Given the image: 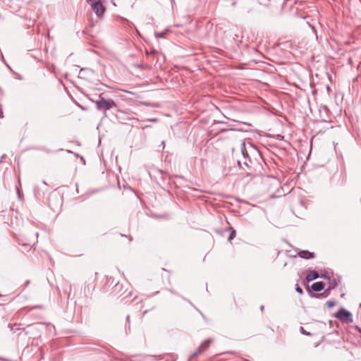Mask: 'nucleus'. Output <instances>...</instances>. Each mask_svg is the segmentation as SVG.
<instances>
[{"label":"nucleus","instance_id":"nucleus-15","mask_svg":"<svg viewBox=\"0 0 361 361\" xmlns=\"http://www.w3.org/2000/svg\"><path fill=\"white\" fill-rule=\"evenodd\" d=\"M336 285H337V283H336V280H335V279H334V280L331 282V285H330L329 288H335V287L336 286Z\"/></svg>","mask_w":361,"mask_h":361},{"label":"nucleus","instance_id":"nucleus-25","mask_svg":"<svg viewBox=\"0 0 361 361\" xmlns=\"http://www.w3.org/2000/svg\"><path fill=\"white\" fill-rule=\"evenodd\" d=\"M264 308V306H261L260 310H262Z\"/></svg>","mask_w":361,"mask_h":361},{"label":"nucleus","instance_id":"nucleus-17","mask_svg":"<svg viewBox=\"0 0 361 361\" xmlns=\"http://www.w3.org/2000/svg\"><path fill=\"white\" fill-rule=\"evenodd\" d=\"M221 132H225V133H228V135H231L229 133L233 132V130H232V129H228V130H222Z\"/></svg>","mask_w":361,"mask_h":361},{"label":"nucleus","instance_id":"nucleus-6","mask_svg":"<svg viewBox=\"0 0 361 361\" xmlns=\"http://www.w3.org/2000/svg\"><path fill=\"white\" fill-rule=\"evenodd\" d=\"M319 278V274L317 271H310L306 276V280L307 281H313L316 279H318Z\"/></svg>","mask_w":361,"mask_h":361},{"label":"nucleus","instance_id":"nucleus-13","mask_svg":"<svg viewBox=\"0 0 361 361\" xmlns=\"http://www.w3.org/2000/svg\"><path fill=\"white\" fill-rule=\"evenodd\" d=\"M326 305L328 307L331 308L335 305V302L333 301H327Z\"/></svg>","mask_w":361,"mask_h":361},{"label":"nucleus","instance_id":"nucleus-18","mask_svg":"<svg viewBox=\"0 0 361 361\" xmlns=\"http://www.w3.org/2000/svg\"><path fill=\"white\" fill-rule=\"evenodd\" d=\"M30 283V280H27V281L25 282V284H24L25 288V287H27V286H29Z\"/></svg>","mask_w":361,"mask_h":361},{"label":"nucleus","instance_id":"nucleus-16","mask_svg":"<svg viewBox=\"0 0 361 361\" xmlns=\"http://www.w3.org/2000/svg\"><path fill=\"white\" fill-rule=\"evenodd\" d=\"M104 0H87V1L91 5L92 3L103 1Z\"/></svg>","mask_w":361,"mask_h":361},{"label":"nucleus","instance_id":"nucleus-14","mask_svg":"<svg viewBox=\"0 0 361 361\" xmlns=\"http://www.w3.org/2000/svg\"><path fill=\"white\" fill-rule=\"evenodd\" d=\"M295 290L300 294H302L303 293L302 288L298 285L296 286Z\"/></svg>","mask_w":361,"mask_h":361},{"label":"nucleus","instance_id":"nucleus-23","mask_svg":"<svg viewBox=\"0 0 361 361\" xmlns=\"http://www.w3.org/2000/svg\"><path fill=\"white\" fill-rule=\"evenodd\" d=\"M242 153H243V156L245 157V152H244L243 149H242Z\"/></svg>","mask_w":361,"mask_h":361},{"label":"nucleus","instance_id":"nucleus-11","mask_svg":"<svg viewBox=\"0 0 361 361\" xmlns=\"http://www.w3.org/2000/svg\"><path fill=\"white\" fill-rule=\"evenodd\" d=\"M202 353V351L201 350V349L200 348H197L195 350V351L191 355V358L192 357H195L196 356H198L199 355H200L201 353Z\"/></svg>","mask_w":361,"mask_h":361},{"label":"nucleus","instance_id":"nucleus-8","mask_svg":"<svg viewBox=\"0 0 361 361\" xmlns=\"http://www.w3.org/2000/svg\"><path fill=\"white\" fill-rule=\"evenodd\" d=\"M334 127L333 126H330V127H326L324 130H319L317 133H327V134H333V133H335L336 132H334V131H331L334 130Z\"/></svg>","mask_w":361,"mask_h":361},{"label":"nucleus","instance_id":"nucleus-9","mask_svg":"<svg viewBox=\"0 0 361 361\" xmlns=\"http://www.w3.org/2000/svg\"><path fill=\"white\" fill-rule=\"evenodd\" d=\"M37 326L39 329H42L46 327L49 331H51L53 329H54V326L51 324H37Z\"/></svg>","mask_w":361,"mask_h":361},{"label":"nucleus","instance_id":"nucleus-10","mask_svg":"<svg viewBox=\"0 0 361 361\" xmlns=\"http://www.w3.org/2000/svg\"><path fill=\"white\" fill-rule=\"evenodd\" d=\"M229 230L231 231V234L228 240L230 242L235 237V231L232 227H230Z\"/></svg>","mask_w":361,"mask_h":361},{"label":"nucleus","instance_id":"nucleus-2","mask_svg":"<svg viewBox=\"0 0 361 361\" xmlns=\"http://www.w3.org/2000/svg\"><path fill=\"white\" fill-rule=\"evenodd\" d=\"M334 317L343 322L352 323L353 322L351 312L343 307L341 308L338 312H336L334 314Z\"/></svg>","mask_w":361,"mask_h":361},{"label":"nucleus","instance_id":"nucleus-3","mask_svg":"<svg viewBox=\"0 0 361 361\" xmlns=\"http://www.w3.org/2000/svg\"><path fill=\"white\" fill-rule=\"evenodd\" d=\"M91 8L98 17H102L105 11L102 1L92 3Z\"/></svg>","mask_w":361,"mask_h":361},{"label":"nucleus","instance_id":"nucleus-22","mask_svg":"<svg viewBox=\"0 0 361 361\" xmlns=\"http://www.w3.org/2000/svg\"><path fill=\"white\" fill-rule=\"evenodd\" d=\"M161 145H162V147L164 148V141L161 142Z\"/></svg>","mask_w":361,"mask_h":361},{"label":"nucleus","instance_id":"nucleus-4","mask_svg":"<svg viewBox=\"0 0 361 361\" xmlns=\"http://www.w3.org/2000/svg\"><path fill=\"white\" fill-rule=\"evenodd\" d=\"M298 255L300 257L306 259H312V258L314 257V253L310 252L307 250H302V251L299 252Z\"/></svg>","mask_w":361,"mask_h":361},{"label":"nucleus","instance_id":"nucleus-12","mask_svg":"<svg viewBox=\"0 0 361 361\" xmlns=\"http://www.w3.org/2000/svg\"><path fill=\"white\" fill-rule=\"evenodd\" d=\"M164 35H165V32H156L155 33V37H157V38H161V37H164Z\"/></svg>","mask_w":361,"mask_h":361},{"label":"nucleus","instance_id":"nucleus-19","mask_svg":"<svg viewBox=\"0 0 361 361\" xmlns=\"http://www.w3.org/2000/svg\"><path fill=\"white\" fill-rule=\"evenodd\" d=\"M80 158L81 161H82L83 163L85 164V159H84L83 157L81 156V157H80Z\"/></svg>","mask_w":361,"mask_h":361},{"label":"nucleus","instance_id":"nucleus-26","mask_svg":"<svg viewBox=\"0 0 361 361\" xmlns=\"http://www.w3.org/2000/svg\"><path fill=\"white\" fill-rule=\"evenodd\" d=\"M360 307H361V303L360 304Z\"/></svg>","mask_w":361,"mask_h":361},{"label":"nucleus","instance_id":"nucleus-1","mask_svg":"<svg viewBox=\"0 0 361 361\" xmlns=\"http://www.w3.org/2000/svg\"><path fill=\"white\" fill-rule=\"evenodd\" d=\"M96 104L97 109L100 111H106L114 107H116V104L112 99H105L102 95L96 101H92Z\"/></svg>","mask_w":361,"mask_h":361},{"label":"nucleus","instance_id":"nucleus-20","mask_svg":"<svg viewBox=\"0 0 361 361\" xmlns=\"http://www.w3.org/2000/svg\"><path fill=\"white\" fill-rule=\"evenodd\" d=\"M126 92L129 93L130 94H134V92L130 91H126Z\"/></svg>","mask_w":361,"mask_h":361},{"label":"nucleus","instance_id":"nucleus-7","mask_svg":"<svg viewBox=\"0 0 361 361\" xmlns=\"http://www.w3.org/2000/svg\"><path fill=\"white\" fill-rule=\"evenodd\" d=\"M211 342H212V340H211V339H207V340L204 341L201 344V345H200L199 348H200L201 349V350L203 352L204 350H207V349L209 348V345H210Z\"/></svg>","mask_w":361,"mask_h":361},{"label":"nucleus","instance_id":"nucleus-21","mask_svg":"<svg viewBox=\"0 0 361 361\" xmlns=\"http://www.w3.org/2000/svg\"><path fill=\"white\" fill-rule=\"evenodd\" d=\"M18 197L20 198V193L19 190H18Z\"/></svg>","mask_w":361,"mask_h":361},{"label":"nucleus","instance_id":"nucleus-5","mask_svg":"<svg viewBox=\"0 0 361 361\" xmlns=\"http://www.w3.org/2000/svg\"><path fill=\"white\" fill-rule=\"evenodd\" d=\"M311 287L314 291L319 292L324 288V283L322 281H317L314 283Z\"/></svg>","mask_w":361,"mask_h":361},{"label":"nucleus","instance_id":"nucleus-24","mask_svg":"<svg viewBox=\"0 0 361 361\" xmlns=\"http://www.w3.org/2000/svg\"><path fill=\"white\" fill-rule=\"evenodd\" d=\"M35 236H36V238L38 237V233H35Z\"/></svg>","mask_w":361,"mask_h":361}]
</instances>
